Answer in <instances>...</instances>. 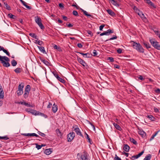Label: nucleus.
<instances>
[{
  "mask_svg": "<svg viewBox=\"0 0 160 160\" xmlns=\"http://www.w3.org/2000/svg\"><path fill=\"white\" fill-rule=\"evenodd\" d=\"M9 60L8 57L5 56H2L0 55V61L4 67H8L10 66V64L8 62Z\"/></svg>",
  "mask_w": 160,
  "mask_h": 160,
  "instance_id": "f257e3e1",
  "label": "nucleus"
},
{
  "mask_svg": "<svg viewBox=\"0 0 160 160\" xmlns=\"http://www.w3.org/2000/svg\"><path fill=\"white\" fill-rule=\"evenodd\" d=\"M131 42H132V46L134 48L139 52L142 53L144 52V49L139 43H136L133 41H131Z\"/></svg>",
  "mask_w": 160,
  "mask_h": 160,
  "instance_id": "f03ea898",
  "label": "nucleus"
},
{
  "mask_svg": "<svg viewBox=\"0 0 160 160\" xmlns=\"http://www.w3.org/2000/svg\"><path fill=\"white\" fill-rule=\"evenodd\" d=\"M149 41L152 46L156 49L160 50V45L159 43L154 39L150 38Z\"/></svg>",
  "mask_w": 160,
  "mask_h": 160,
  "instance_id": "7ed1b4c3",
  "label": "nucleus"
},
{
  "mask_svg": "<svg viewBox=\"0 0 160 160\" xmlns=\"http://www.w3.org/2000/svg\"><path fill=\"white\" fill-rule=\"evenodd\" d=\"M35 20L36 22L38 25L41 29H44V27L42 23V20L38 16L36 17L35 18Z\"/></svg>",
  "mask_w": 160,
  "mask_h": 160,
  "instance_id": "20e7f679",
  "label": "nucleus"
},
{
  "mask_svg": "<svg viewBox=\"0 0 160 160\" xmlns=\"http://www.w3.org/2000/svg\"><path fill=\"white\" fill-rule=\"evenodd\" d=\"M24 85V84L23 83H21L19 85L18 88V90L17 91L18 96H20L23 93Z\"/></svg>",
  "mask_w": 160,
  "mask_h": 160,
  "instance_id": "39448f33",
  "label": "nucleus"
},
{
  "mask_svg": "<svg viewBox=\"0 0 160 160\" xmlns=\"http://www.w3.org/2000/svg\"><path fill=\"white\" fill-rule=\"evenodd\" d=\"M30 88L31 87L30 85H28L26 86L23 94V97L25 98H26L28 97L29 93Z\"/></svg>",
  "mask_w": 160,
  "mask_h": 160,
  "instance_id": "423d86ee",
  "label": "nucleus"
},
{
  "mask_svg": "<svg viewBox=\"0 0 160 160\" xmlns=\"http://www.w3.org/2000/svg\"><path fill=\"white\" fill-rule=\"evenodd\" d=\"M75 136V134L74 132L69 133L67 136L68 141L69 142H71L74 138Z\"/></svg>",
  "mask_w": 160,
  "mask_h": 160,
  "instance_id": "0eeeda50",
  "label": "nucleus"
},
{
  "mask_svg": "<svg viewBox=\"0 0 160 160\" xmlns=\"http://www.w3.org/2000/svg\"><path fill=\"white\" fill-rule=\"evenodd\" d=\"M113 32V30L108 29L107 31L103 32L100 34V36H102L103 35H108L110 33H112Z\"/></svg>",
  "mask_w": 160,
  "mask_h": 160,
  "instance_id": "6e6552de",
  "label": "nucleus"
},
{
  "mask_svg": "<svg viewBox=\"0 0 160 160\" xmlns=\"http://www.w3.org/2000/svg\"><path fill=\"white\" fill-rule=\"evenodd\" d=\"M88 154L85 152H83L81 156V158L82 160H88Z\"/></svg>",
  "mask_w": 160,
  "mask_h": 160,
  "instance_id": "1a4fd4ad",
  "label": "nucleus"
},
{
  "mask_svg": "<svg viewBox=\"0 0 160 160\" xmlns=\"http://www.w3.org/2000/svg\"><path fill=\"white\" fill-rule=\"evenodd\" d=\"M77 59L79 62L82 65L83 67H85L86 65H87V64L85 62V61L80 58L78 56H77Z\"/></svg>",
  "mask_w": 160,
  "mask_h": 160,
  "instance_id": "9d476101",
  "label": "nucleus"
},
{
  "mask_svg": "<svg viewBox=\"0 0 160 160\" xmlns=\"http://www.w3.org/2000/svg\"><path fill=\"white\" fill-rule=\"evenodd\" d=\"M74 128V127H73ZM74 131L76 132V134L79 136H82V134L81 132L78 128V127L77 126H76L74 128Z\"/></svg>",
  "mask_w": 160,
  "mask_h": 160,
  "instance_id": "9b49d317",
  "label": "nucleus"
},
{
  "mask_svg": "<svg viewBox=\"0 0 160 160\" xmlns=\"http://www.w3.org/2000/svg\"><path fill=\"white\" fill-rule=\"evenodd\" d=\"M144 153V151H142L138 155L132 156L130 158L132 160H134L140 157Z\"/></svg>",
  "mask_w": 160,
  "mask_h": 160,
  "instance_id": "f8f14e48",
  "label": "nucleus"
},
{
  "mask_svg": "<svg viewBox=\"0 0 160 160\" xmlns=\"http://www.w3.org/2000/svg\"><path fill=\"white\" fill-rule=\"evenodd\" d=\"M26 111L27 112H30L33 114H34L35 115H38L39 113V112L36 111L35 110H33L30 108L27 109H26Z\"/></svg>",
  "mask_w": 160,
  "mask_h": 160,
  "instance_id": "ddd939ff",
  "label": "nucleus"
},
{
  "mask_svg": "<svg viewBox=\"0 0 160 160\" xmlns=\"http://www.w3.org/2000/svg\"><path fill=\"white\" fill-rule=\"evenodd\" d=\"M22 135L23 136H30V137H33L35 136L37 137H39V136L37 134L35 133H23L22 134Z\"/></svg>",
  "mask_w": 160,
  "mask_h": 160,
  "instance_id": "4468645a",
  "label": "nucleus"
},
{
  "mask_svg": "<svg viewBox=\"0 0 160 160\" xmlns=\"http://www.w3.org/2000/svg\"><path fill=\"white\" fill-rule=\"evenodd\" d=\"M138 133L142 137H144L146 135L145 132L144 131H143L142 129L139 128H138Z\"/></svg>",
  "mask_w": 160,
  "mask_h": 160,
  "instance_id": "2eb2a0df",
  "label": "nucleus"
},
{
  "mask_svg": "<svg viewBox=\"0 0 160 160\" xmlns=\"http://www.w3.org/2000/svg\"><path fill=\"white\" fill-rule=\"evenodd\" d=\"M138 15L141 18L142 20L144 22H145L147 21V19L146 18L144 17L143 13L142 12H141L139 13H138Z\"/></svg>",
  "mask_w": 160,
  "mask_h": 160,
  "instance_id": "dca6fc26",
  "label": "nucleus"
},
{
  "mask_svg": "<svg viewBox=\"0 0 160 160\" xmlns=\"http://www.w3.org/2000/svg\"><path fill=\"white\" fill-rule=\"evenodd\" d=\"M54 75L55 77L58 79V80L60 82L63 83L65 82V80L63 79L62 78H61L59 77L58 74H54Z\"/></svg>",
  "mask_w": 160,
  "mask_h": 160,
  "instance_id": "f3484780",
  "label": "nucleus"
},
{
  "mask_svg": "<svg viewBox=\"0 0 160 160\" xmlns=\"http://www.w3.org/2000/svg\"><path fill=\"white\" fill-rule=\"evenodd\" d=\"M108 13L111 16H115V13L111 9H108L107 10Z\"/></svg>",
  "mask_w": 160,
  "mask_h": 160,
  "instance_id": "a211bd4d",
  "label": "nucleus"
},
{
  "mask_svg": "<svg viewBox=\"0 0 160 160\" xmlns=\"http://www.w3.org/2000/svg\"><path fill=\"white\" fill-rule=\"evenodd\" d=\"M52 152V149L51 148H49L46 149L45 150L44 152L46 155H49Z\"/></svg>",
  "mask_w": 160,
  "mask_h": 160,
  "instance_id": "6ab92c4d",
  "label": "nucleus"
},
{
  "mask_svg": "<svg viewBox=\"0 0 160 160\" xmlns=\"http://www.w3.org/2000/svg\"><path fill=\"white\" fill-rule=\"evenodd\" d=\"M40 60L42 62H43L45 65L47 66H48L50 64V63L48 61L44 59L40 58Z\"/></svg>",
  "mask_w": 160,
  "mask_h": 160,
  "instance_id": "aec40b11",
  "label": "nucleus"
},
{
  "mask_svg": "<svg viewBox=\"0 0 160 160\" xmlns=\"http://www.w3.org/2000/svg\"><path fill=\"white\" fill-rule=\"evenodd\" d=\"M58 110V106H57L54 103L52 107V111L53 113H55Z\"/></svg>",
  "mask_w": 160,
  "mask_h": 160,
  "instance_id": "412c9836",
  "label": "nucleus"
},
{
  "mask_svg": "<svg viewBox=\"0 0 160 160\" xmlns=\"http://www.w3.org/2000/svg\"><path fill=\"white\" fill-rule=\"evenodd\" d=\"M130 149L129 146L127 144H125L123 147V150L126 152H128Z\"/></svg>",
  "mask_w": 160,
  "mask_h": 160,
  "instance_id": "4be33fe9",
  "label": "nucleus"
},
{
  "mask_svg": "<svg viewBox=\"0 0 160 160\" xmlns=\"http://www.w3.org/2000/svg\"><path fill=\"white\" fill-rule=\"evenodd\" d=\"M77 52L82 55L83 56V57H84L85 58H89L90 57V55L88 53H84L82 52Z\"/></svg>",
  "mask_w": 160,
  "mask_h": 160,
  "instance_id": "5701e85b",
  "label": "nucleus"
},
{
  "mask_svg": "<svg viewBox=\"0 0 160 160\" xmlns=\"http://www.w3.org/2000/svg\"><path fill=\"white\" fill-rule=\"evenodd\" d=\"M38 47L41 52L43 53H46V52L44 47L38 46Z\"/></svg>",
  "mask_w": 160,
  "mask_h": 160,
  "instance_id": "b1692460",
  "label": "nucleus"
},
{
  "mask_svg": "<svg viewBox=\"0 0 160 160\" xmlns=\"http://www.w3.org/2000/svg\"><path fill=\"white\" fill-rule=\"evenodd\" d=\"M143 43L144 44V45L148 49L151 48V47L149 43L145 41H144L143 42Z\"/></svg>",
  "mask_w": 160,
  "mask_h": 160,
  "instance_id": "393cba45",
  "label": "nucleus"
},
{
  "mask_svg": "<svg viewBox=\"0 0 160 160\" xmlns=\"http://www.w3.org/2000/svg\"><path fill=\"white\" fill-rule=\"evenodd\" d=\"M110 3L117 7L119 6V5L114 0H111V2Z\"/></svg>",
  "mask_w": 160,
  "mask_h": 160,
  "instance_id": "a878e982",
  "label": "nucleus"
},
{
  "mask_svg": "<svg viewBox=\"0 0 160 160\" xmlns=\"http://www.w3.org/2000/svg\"><path fill=\"white\" fill-rule=\"evenodd\" d=\"M151 158V155L150 154H148L147 155L143 160H150Z\"/></svg>",
  "mask_w": 160,
  "mask_h": 160,
  "instance_id": "bb28decb",
  "label": "nucleus"
},
{
  "mask_svg": "<svg viewBox=\"0 0 160 160\" xmlns=\"http://www.w3.org/2000/svg\"><path fill=\"white\" fill-rule=\"evenodd\" d=\"M113 124L114 126V127L117 129H118L119 130H120V129H121V128L117 124L115 123H114Z\"/></svg>",
  "mask_w": 160,
  "mask_h": 160,
  "instance_id": "cd10ccee",
  "label": "nucleus"
},
{
  "mask_svg": "<svg viewBox=\"0 0 160 160\" xmlns=\"http://www.w3.org/2000/svg\"><path fill=\"white\" fill-rule=\"evenodd\" d=\"M159 132L158 131H157V132H156L155 134H153L151 137V138L150 139V141H151L152 139H154V137L158 134V132Z\"/></svg>",
  "mask_w": 160,
  "mask_h": 160,
  "instance_id": "c85d7f7f",
  "label": "nucleus"
},
{
  "mask_svg": "<svg viewBox=\"0 0 160 160\" xmlns=\"http://www.w3.org/2000/svg\"><path fill=\"white\" fill-rule=\"evenodd\" d=\"M148 118L152 121H154L155 119L154 117L152 115H150L148 116Z\"/></svg>",
  "mask_w": 160,
  "mask_h": 160,
  "instance_id": "c756f323",
  "label": "nucleus"
},
{
  "mask_svg": "<svg viewBox=\"0 0 160 160\" xmlns=\"http://www.w3.org/2000/svg\"><path fill=\"white\" fill-rule=\"evenodd\" d=\"M14 71L16 73H19L21 72V69L20 68H17Z\"/></svg>",
  "mask_w": 160,
  "mask_h": 160,
  "instance_id": "7c9ffc66",
  "label": "nucleus"
},
{
  "mask_svg": "<svg viewBox=\"0 0 160 160\" xmlns=\"http://www.w3.org/2000/svg\"><path fill=\"white\" fill-rule=\"evenodd\" d=\"M11 64L13 66H15L17 64V62L15 60H13L11 61Z\"/></svg>",
  "mask_w": 160,
  "mask_h": 160,
  "instance_id": "2f4dec72",
  "label": "nucleus"
},
{
  "mask_svg": "<svg viewBox=\"0 0 160 160\" xmlns=\"http://www.w3.org/2000/svg\"><path fill=\"white\" fill-rule=\"evenodd\" d=\"M56 132L58 136H60L62 135L61 133L58 129L56 130Z\"/></svg>",
  "mask_w": 160,
  "mask_h": 160,
  "instance_id": "473e14b6",
  "label": "nucleus"
},
{
  "mask_svg": "<svg viewBox=\"0 0 160 160\" xmlns=\"http://www.w3.org/2000/svg\"><path fill=\"white\" fill-rule=\"evenodd\" d=\"M29 35L33 38L37 39V36L34 33H30L29 34Z\"/></svg>",
  "mask_w": 160,
  "mask_h": 160,
  "instance_id": "72a5a7b5",
  "label": "nucleus"
},
{
  "mask_svg": "<svg viewBox=\"0 0 160 160\" xmlns=\"http://www.w3.org/2000/svg\"><path fill=\"white\" fill-rule=\"evenodd\" d=\"M8 16L10 18L14 19L15 18V16L11 13L8 14Z\"/></svg>",
  "mask_w": 160,
  "mask_h": 160,
  "instance_id": "f704fd0d",
  "label": "nucleus"
},
{
  "mask_svg": "<svg viewBox=\"0 0 160 160\" xmlns=\"http://www.w3.org/2000/svg\"><path fill=\"white\" fill-rule=\"evenodd\" d=\"M130 141L131 142L133 143L134 144L136 145L137 144V142L133 138H130Z\"/></svg>",
  "mask_w": 160,
  "mask_h": 160,
  "instance_id": "c9c22d12",
  "label": "nucleus"
},
{
  "mask_svg": "<svg viewBox=\"0 0 160 160\" xmlns=\"http://www.w3.org/2000/svg\"><path fill=\"white\" fill-rule=\"evenodd\" d=\"M35 42V43L38 44L39 45H41L43 43V42L42 41H41L40 40H36Z\"/></svg>",
  "mask_w": 160,
  "mask_h": 160,
  "instance_id": "e433bc0d",
  "label": "nucleus"
},
{
  "mask_svg": "<svg viewBox=\"0 0 160 160\" xmlns=\"http://www.w3.org/2000/svg\"><path fill=\"white\" fill-rule=\"evenodd\" d=\"M85 134L86 135V138L88 140V142H90V143L91 144V142H92V140L90 139L89 135L86 132H85Z\"/></svg>",
  "mask_w": 160,
  "mask_h": 160,
  "instance_id": "4c0bfd02",
  "label": "nucleus"
},
{
  "mask_svg": "<svg viewBox=\"0 0 160 160\" xmlns=\"http://www.w3.org/2000/svg\"><path fill=\"white\" fill-rule=\"evenodd\" d=\"M4 92L3 91H1L0 92V98L1 99H2L4 97Z\"/></svg>",
  "mask_w": 160,
  "mask_h": 160,
  "instance_id": "58836bf2",
  "label": "nucleus"
},
{
  "mask_svg": "<svg viewBox=\"0 0 160 160\" xmlns=\"http://www.w3.org/2000/svg\"><path fill=\"white\" fill-rule=\"evenodd\" d=\"M4 4L5 5L6 8L8 10H10L11 9V7L8 5L7 3L6 2H4Z\"/></svg>",
  "mask_w": 160,
  "mask_h": 160,
  "instance_id": "ea45409f",
  "label": "nucleus"
},
{
  "mask_svg": "<svg viewBox=\"0 0 160 160\" xmlns=\"http://www.w3.org/2000/svg\"><path fill=\"white\" fill-rule=\"evenodd\" d=\"M146 1L147 3L150 4L152 6H153L154 4L150 0H146Z\"/></svg>",
  "mask_w": 160,
  "mask_h": 160,
  "instance_id": "a19ab883",
  "label": "nucleus"
},
{
  "mask_svg": "<svg viewBox=\"0 0 160 160\" xmlns=\"http://www.w3.org/2000/svg\"><path fill=\"white\" fill-rule=\"evenodd\" d=\"M82 11L83 13V14L86 16H91V15L88 14V12L82 10Z\"/></svg>",
  "mask_w": 160,
  "mask_h": 160,
  "instance_id": "79ce46f5",
  "label": "nucleus"
},
{
  "mask_svg": "<svg viewBox=\"0 0 160 160\" xmlns=\"http://www.w3.org/2000/svg\"><path fill=\"white\" fill-rule=\"evenodd\" d=\"M9 139L8 137L7 136H5L3 137H1L0 136V139H4V140H8Z\"/></svg>",
  "mask_w": 160,
  "mask_h": 160,
  "instance_id": "37998d69",
  "label": "nucleus"
},
{
  "mask_svg": "<svg viewBox=\"0 0 160 160\" xmlns=\"http://www.w3.org/2000/svg\"><path fill=\"white\" fill-rule=\"evenodd\" d=\"M35 145H36V148L38 149L39 150L41 149L42 148V146H41L40 145H38L37 143H35Z\"/></svg>",
  "mask_w": 160,
  "mask_h": 160,
  "instance_id": "c03bdc74",
  "label": "nucleus"
},
{
  "mask_svg": "<svg viewBox=\"0 0 160 160\" xmlns=\"http://www.w3.org/2000/svg\"><path fill=\"white\" fill-rule=\"evenodd\" d=\"M72 14L75 16H78V13L76 11L74 10L72 12Z\"/></svg>",
  "mask_w": 160,
  "mask_h": 160,
  "instance_id": "a18cd8bd",
  "label": "nucleus"
},
{
  "mask_svg": "<svg viewBox=\"0 0 160 160\" xmlns=\"http://www.w3.org/2000/svg\"><path fill=\"white\" fill-rule=\"evenodd\" d=\"M3 51L8 56H10V53L6 50L4 49Z\"/></svg>",
  "mask_w": 160,
  "mask_h": 160,
  "instance_id": "49530a36",
  "label": "nucleus"
},
{
  "mask_svg": "<svg viewBox=\"0 0 160 160\" xmlns=\"http://www.w3.org/2000/svg\"><path fill=\"white\" fill-rule=\"evenodd\" d=\"M108 60H109L111 62H113L114 61V59L113 58L111 57H108Z\"/></svg>",
  "mask_w": 160,
  "mask_h": 160,
  "instance_id": "de8ad7c7",
  "label": "nucleus"
},
{
  "mask_svg": "<svg viewBox=\"0 0 160 160\" xmlns=\"http://www.w3.org/2000/svg\"><path fill=\"white\" fill-rule=\"evenodd\" d=\"M117 52L118 53L120 54L122 53V50L121 48H118L117 50Z\"/></svg>",
  "mask_w": 160,
  "mask_h": 160,
  "instance_id": "09e8293b",
  "label": "nucleus"
},
{
  "mask_svg": "<svg viewBox=\"0 0 160 160\" xmlns=\"http://www.w3.org/2000/svg\"><path fill=\"white\" fill-rule=\"evenodd\" d=\"M38 134L39 135H41V136H42L43 137H44L45 136V134H44V133H43L42 132H38Z\"/></svg>",
  "mask_w": 160,
  "mask_h": 160,
  "instance_id": "8fccbe9b",
  "label": "nucleus"
},
{
  "mask_svg": "<svg viewBox=\"0 0 160 160\" xmlns=\"http://www.w3.org/2000/svg\"><path fill=\"white\" fill-rule=\"evenodd\" d=\"M87 33L89 34L91 36H93V34L92 32L90 30H88L87 31Z\"/></svg>",
  "mask_w": 160,
  "mask_h": 160,
  "instance_id": "3c124183",
  "label": "nucleus"
},
{
  "mask_svg": "<svg viewBox=\"0 0 160 160\" xmlns=\"http://www.w3.org/2000/svg\"><path fill=\"white\" fill-rule=\"evenodd\" d=\"M53 48L55 49H60V48L59 47H58V46L55 44L53 45Z\"/></svg>",
  "mask_w": 160,
  "mask_h": 160,
  "instance_id": "603ef678",
  "label": "nucleus"
},
{
  "mask_svg": "<svg viewBox=\"0 0 160 160\" xmlns=\"http://www.w3.org/2000/svg\"><path fill=\"white\" fill-rule=\"evenodd\" d=\"M115 160H121V159L118 157L116 154L114 158Z\"/></svg>",
  "mask_w": 160,
  "mask_h": 160,
  "instance_id": "864d4df0",
  "label": "nucleus"
},
{
  "mask_svg": "<svg viewBox=\"0 0 160 160\" xmlns=\"http://www.w3.org/2000/svg\"><path fill=\"white\" fill-rule=\"evenodd\" d=\"M93 56H96L97 55V51L96 50H94L93 52Z\"/></svg>",
  "mask_w": 160,
  "mask_h": 160,
  "instance_id": "5fc2aeb1",
  "label": "nucleus"
},
{
  "mask_svg": "<svg viewBox=\"0 0 160 160\" xmlns=\"http://www.w3.org/2000/svg\"><path fill=\"white\" fill-rule=\"evenodd\" d=\"M117 37L116 36H114L110 38L109 39V40H113V39H117Z\"/></svg>",
  "mask_w": 160,
  "mask_h": 160,
  "instance_id": "6e6d98bb",
  "label": "nucleus"
},
{
  "mask_svg": "<svg viewBox=\"0 0 160 160\" xmlns=\"http://www.w3.org/2000/svg\"><path fill=\"white\" fill-rule=\"evenodd\" d=\"M155 91L156 93H160V89L159 88L155 90Z\"/></svg>",
  "mask_w": 160,
  "mask_h": 160,
  "instance_id": "4d7b16f0",
  "label": "nucleus"
},
{
  "mask_svg": "<svg viewBox=\"0 0 160 160\" xmlns=\"http://www.w3.org/2000/svg\"><path fill=\"white\" fill-rule=\"evenodd\" d=\"M104 24L102 25H101L99 27V30L100 31L102 30L103 28L104 27Z\"/></svg>",
  "mask_w": 160,
  "mask_h": 160,
  "instance_id": "13d9d810",
  "label": "nucleus"
},
{
  "mask_svg": "<svg viewBox=\"0 0 160 160\" xmlns=\"http://www.w3.org/2000/svg\"><path fill=\"white\" fill-rule=\"evenodd\" d=\"M77 46L78 48H81L82 47V44L81 43H78Z\"/></svg>",
  "mask_w": 160,
  "mask_h": 160,
  "instance_id": "bf43d9fd",
  "label": "nucleus"
},
{
  "mask_svg": "<svg viewBox=\"0 0 160 160\" xmlns=\"http://www.w3.org/2000/svg\"><path fill=\"white\" fill-rule=\"evenodd\" d=\"M154 111L156 112H159L158 109V108H157L156 107H154Z\"/></svg>",
  "mask_w": 160,
  "mask_h": 160,
  "instance_id": "052dcab7",
  "label": "nucleus"
},
{
  "mask_svg": "<svg viewBox=\"0 0 160 160\" xmlns=\"http://www.w3.org/2000/svg\"><path fill=\"white\" fill-rule=\"evenodd\" d=\"M52 104L51 102H49L48 105L47 106L48 108H50L52 106Z\"/></svg>",
  "mask_w": 160,
  "mask_h": 160,
  "instance_id": "680f3d73",
  "label": "nucleus"
},
{
  "mask_svg": "<svg viewBox=\"0 0 160 160\" xmlns=\"http://www.w3.org/2000/svg\"><path fill=\"white\" fill-rule=\"evenodd\" d=\"M24 6L27 8L28 9H31V7L30 6H28L27 5V4H26Z\"/></svg>",
  "mask_w": 160,
  "mask_h": 160,
  "instance_id": "e2e57ef3",
  "label": "nucleus"
},
{
  "mask_svg": "<svg viewBox=\"0 0 160 160\" xmlns=\"http://www.w3.org/2000/svg\"><path fill=\"white\" fill-rule=\"evenodd\" d=\"M20 1L24 6L26 4H27V3L25 2L22 0H20Z\"/></svg>",
  "mask_w": 160,
  "mask_h": 160,
  "instance_id": "0e129e2a",
  "label": "nucleus"
},
{
  "mask_svg": "<svg viewBox=\"0 0 160 160\" xmlns=\"http://www.w3.org/2000/svg\"><path fill=\"white\" fill-rule=\"evenodd\" d=\"M122 154H124L127 157H128V153H127V152H125L123 151L122 152Z\"/></svg>",
  "mask_w": 160,
  "mask_h": 160,
  "instance_id": "69168bd1",
  "label": "nucleus"
},
{
  "mask_svg": "<svg viewBox=\"0 0 160 160\" xmlns=\"http://www.w3.org/2000/svg\"><path fill=\"white\" fill-rule=\"evenodd\" d=\"M154 32L155 34L157 35L158 36L159 34L160 33V32L158 31H155Z\"/></svg>",
  "mask_w": 160,
  "mask_h": 160,
  "instance_id": "338daca9",
  "label": "nucleus"
},
{
  "mask_svg": "<svg viewBox=\"0 0 160 160\" xmlns=\"http://www.w3.org/2000/svg\"><path fill=\"white\" fill-rule=\"evenodd\" d=\"M114 67L116 68H120V67L119 65H118L117 64H115L114 65Z\"/></svg>",
  "mask_w": 160,
  "mask_h": 160,
  "instance_id": "774afa93",
  "label": "nucleus"
}]
</instances>
